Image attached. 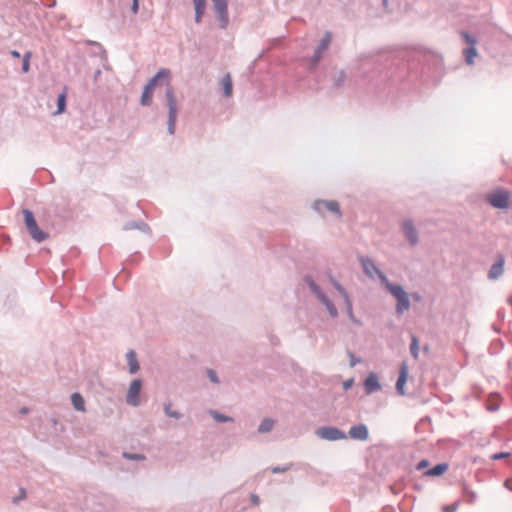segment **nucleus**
<instances>
[{"label": "nucleus", "instance_id": "obj_1", "mask_svg": "<svg viewBox=\"0 0 512 512\" xmlns=\"http://www.w3.org/2000/svg\"><path fill=\"white\" fill-rule=\"evenodd\" d=\"M161 80H165L166 82L165 97L168 107L167 130L170 135H174L178 116V107L174 89L170 85V71L166 68L159 69L146 85L154 89Z\"/></svg>", "mask_w": 512, "mask_h": 512}, {"label": "nucleus", "instance_id": "obj_2", "mask_svg": "<svg viewBox=\"0 0 512 512\" xmlns=\"http://www.w3.org/2000/svg\"><path fill=\"white\" fill-rule=\"evenodd\" d=\"M380 282L385 289L397 300L396 314L402 315L411 307L410 294L400 284L392 283L385 274H381Z\"/></svg>", "mask_w": 512, "mask_h": 512}, {"label": "nucleus", "instance_id": "obj_3", "mask_svg": "<svg viewBox=\"0 0 512 512\" xmlns=\"http://www.w3.org/2000/svg\"><path fill=\"white\" fill-rule=\"evenodd\" d=\"M459 34L462 40L468 44V47L464 48L462 53L465 57V62L468 65L474 64V58L478 55V51L475 47L477 44V39L475 36L471 35L469 32L465 30H460Z\"/></svg>", "mask_w": 512, "mask_h": 512}, {"label": "nucleus", "instance_id": "obj_4", "mask_svg": "<svg viewBox=\"0 0 512 512\" xmlns=\"http://www.w3.org/2000/svg\"><path fill=\"white\" fill-rule=\"evenodd\" d=\"M312 209L320 215L331 212L340 218L342 216L339 204L335 200H316L312 204Z\"/></svg>", "mask_w": 512, "mask_h": 512}, {"label": "nucleus", "instance_id": "obj_5", "mask_svg": "<svg viewBox=\"0 0 512 512\" xmlns=\"http://www.w3.org/2000/svg\"><path fill=\"white\" fill-rule=\"evenodd\" d=\"M315 434L324 440L327 441H338L347 439V434L334 426H321L316 431Z\"/></svg>", "mask_w": 512, "mask_h": 512}, {"label": "nucleus", "instance_id": "obj_6", "mask_svg": "<svg viewBox=\"0 0 512 512\" xmlns=\"http://www.w3.org/2000/svg\"><path fill=\"white\" fill-rule=\"evenodd\" d=\"M213 8L221 29H225L229 23L228 0H212Z\"/></svg>", "mask_w": 512, "mask_h": 512}, {"label": "nucleus", "instance_id": "obj_7", "mask_svg": "<svg viewBox=\"0 0 512 512\" xmlns=\"http://www.w3.org/2000/svg\"><path fill=\"white\" fill-rule=\"evenodd\" d=\"M332 40V34L330 32H326L321 39L320 43L317 45L313 56L310 58V68H314L317 66L319 61L322 58L323 53L329 48V45Z\"/></svg>", "mask_w": 512, "mask_h": 512}, {"label": "nucleus", "instance_id": "obj_8", "mask_svg": "<svg viewBox=\"0 0 512 512\" xmlns=\"http://www.w3.org/2000/svg\"><path fill=\"white\" fill-rule=\"evenodd\" d=\"M402 232L411 246L419 243L418 231L411 219H404L401 223Z\"/></svg>", "mask_w": 512, "mask_h": 512}, {"label": "nucleus", "instance_id": "obj_9", "mask_svg": "<svg viewBox=\"0 0 512 512\" xmlns=\"http://www.w3.org/2000/svg\"><path fill=\"white\" fill-rule=\"evenodd\" d=\"M142 388V381L140 379H134L128 388L126 395V402L133 406L137 407L140 404L139 394Z\"/></svg>", "mask_w": 512, "mask_h": 512}, {"label": "nucleus", "instance_id": "obj_10", "mask_svg": "<svg viewBox=\"0 0 512 512\" xmlns=\"http://www.w3.org/2000/svg\"><path fill=\"white\" fill-rule=\"evenodd\" d=\"M348 437L357 441H367L369 439L368 426L364 423L351 426L347 434V438Z\"/></svg>", "mask_w": 512, "mask_h": 512}, {"label": "nucleus", "instance_id": "obj_11", "mask_svg": "<svg viewBox=\"0 0 512 512\" xmlns=\"http://www.w3.org/2000/svg\"><path fill=\"white\" fill-rule=\"evenodd\" d=\"M510 194H487L486 201L495 208L506 209L509 207Z\"/></svg>", "mask_w": 512, "mask_h": 512}, {"label": "nucleus", "instance_id": "obj_12", "mask_svg": "<svg viewBox=\"0 0 512 512\" xmlns=\"http://www.w3.org/2000/svg\"><path fill=\"white\" fill-rule=\"evenodd\" d=\"M360 262L363 268L364 273L370 277L373 278V272L377 275V277L380 279L381 274H384L374 263V261L367 257V256H361Z\"/></svg>", "mask_w": 512, "mask_h": 512}, {"label": "nucleus", "instance_id": "obj_13", "mask_svg": "<svg viewBox=\"0 0 512 512\" xmlns=\"http://www.w3.org/2000/svg\"><path fill=\"white\" fill-rule=\"evenodd\" d=\"M505 258L498 254L495 263L490 267L488 278L491 280L498 279L504 272Z\"/></svg>", "mask_w": 512, "mask_h": 512}, {"label": "nucleus", "instance_id": "obj_14", "mask_svg": "<svg viewBox=\"0 0 512 512\" xmlns=\"http://www.w3.org/2000/svg\"><path fill=\"white\" fill-rule=\"evenodd\" d=\"M364 388L367 394H372L381 389V384L379 382L378 376L375 373H371L365 379Z\"/></svg>", "mask_w": 512, "mask_h": 512}, {"label": "nucleus", "instance_id": "obj_15", "mask_svg": "<svg viewBox=\"0 0 512 512\" xmlns=\"http://www.w3.org/2000/svg\"><path fill=\"white\" fill-rule=\"evenodd\" d=\"M407 376H408V368L405 363L401 365L400 373L396 382V391L399 395H404L405 391V385L407 382Z\"/></svg>", "mask_w": 512, "mask_h": 512}, {"label": "nucleus", "instance_id": "obj_16", "mask_svg": "<svg viewBox=\"0 0 512 512\" xmlns=\"http://www.w3.org/2000/svg\"><path fill=\"white\" fill-rule=\"evenodd\" d=\"M137 229L145 234H151L150 226L143 221H129L123 226V230L129 231Z\"/></svg>", "mask_w": 512, "mask_h": 512}, {"label": "nucleus", "instance_id": "obj_17", "mask_svg": "<svg viewBox=\"0 0 512 512\" xmlns=\"http://www.w3.org/2000/svg\"><path fill=\"white\" fill-rule=\"evenodd\" d=\"M27 231L29 232L32 239L38 243L45 241L49 237L48 233L41 230L37 223L28 227Z\"/></svg>", "mask_w": 512, "mask_h": 512}, {"label": "nucleus", "instance_id": "obj_18", "mask_svg": "<svg viewBox=\"0 0 512 512\" xmlns=\"http://www.w3.org/2000/svg\"><path fill=\"white\" fill-rule=\"evenodd\" d=\"M27 231L29 232L32 239L38 243L45 241L49 237L48 233L41 230L37 223L28 227Z\"/></svg>", "mask_w": 512, "mask_h": 512}, {"label": "nucleus", "instance_id": "obj_19", "mask_svg": "<svg viewBox=\"0 0 512 512\" xmlns=\"http://www.w3.org/2000/svg\"><path fill=\"white\" fill-rule=\"evenodd\" d=\"M27 231L29 232L32 239L38 243L45 241L49 237L48 233L41 230L37 223L28 227Z\"/></svg>", "mask_w": 512, "mask_h": 512}, {"label": "nucleus", "instance_id": "obj_20", "mask_svg": "<svg viewBox=\"0 0 512 512\" xmlns=\"http://www.w3.org/2000/svg\"><path fill=\"white\" fill-rule=\"evenodd\" d=\"M321 304L326 308L327 312L332 318H336L338 316V310L334 303L327 297L325 293L319 295L317 298Z\"/></svg>", "mask_w": 512, "mask_h": 512}, {"label": "nucleus", "instance_id": "obj_21", "mask_svg": "<svg viewBox=\"0 0 512 512\" xmlns=\"http://www.w3.org/2000/svg\"><path fill=\"white\" fill-rule=\"evenodd\" d=\"M126 360L129 366V373L136 374L140 369L136 352L134 350H129L126 353Z\"/></svg>", "mask_w": 512, "mask_h": 512}, {"label": "nucleus", "instance_id": "obj_22", "mask_svg": "<svg viewBox=\"0 0 512 512\" xmlns=\"http://www.w3.org/2000/svg\"><path fill=\"white\" fill-rule=\"evenodd\" d=\"M303 281L307 285V287L310 289V291L314 295H316L317 298L319 297V295L324 293L321 290L320 286L314 281L312 276H310V275L304 276Z\"/></svg>", "mask_w": 512, "mask_h": 512}, {"label": "nucleus", "instance_id": "obj_23", "mask_svg": "<svg viewBox=\"0 0 512 512\" xmlns=\"http://www.w3.org/2000/svg\"><path fill=\"white\" fill-rule=\"evenodd\" d=\"M195 8V22L200 23L206 8V0H193Z\"/></svg>", "mask_w": 512, "mask_h": 512}, {"label": "nucleus", "instance_id": "obj_24", "mask_svg": "<svg viewBox=\"0 0 512 512\" xmlns=\"http://www.w3.org/2000/svg\"><path fill=\"white\" fill-rule=\"evenodd\" d=\"M223 94L225 97H231L233 93L232 79L229 73L225 74L221 79Z\"/></svg>", "mask_w": 512, "mask_h": 512}, {"label": "nucleus", "instance_id": "obj_25", "mask_svg": "<svg viewBox=\"0 0 512 512\" xmlns=\"http://www.w3.org/2000/svg\"><path fill=\"white\" fill-rule=\"evenodd\" d=\"M448 470V462H442L435 465L433 468L427 470L424 474L426 476H440Z\"/></svg>", "mask_w": 512, "mask_h": 512}, {"label": "nucleus", "instance_id": "obj_26", "mask_svg": "<svg viewBox=\"0 0 512 512\" xmlns=\"http://www.w3.org/2000/svg\"><path fill=\"white\" fill-rule=\"evenodd\" d=\"M152 96H153V88L145 85L144 90L141 95V100H140L141 105L142 106H150L152 103Z\"/></svg>", "mask_w": 512, "mask_h": 512}, {"label": "nucleus", "instance_id": "obj_27", "mask_svg": "<svg viewBox=\"0 0 512 512\" xmlns=\"http://www.w3.org/2000/svg\"><path fill=\"white\" fill-rule=\"evenodd\" d=\"M71 401H72L73 407L77 411H81V412L85 411V402L80 393H77V392L73 393L71 395Z\"/></svg>", "mask_w": 512, "mask_h": 512}, {"label": "nucleus", "instance_id": "obj_28", "mask_svg": "<svg viewBox=\"0 0 512 512\" xmlns=\"http://www.w3.org/2000/svg\"><path fill=\"white\" fill-rule=\"evenodd\" d=\"M274 424L275 421L272 418H264L258 426V432L261 434L268 433L273 429Z\"/></svg>", "mask_w": 512, "mask_h": 512}, {"label": "nucleus", "instance_id": "obj_29", "mask_svg": "<svg viewBox=\"0 0 512 512\" xmlns=\"http://www.w3.org/2000/svg\"><path fill=\"white\" fill-rule=\"evenodd\" d=\"M209 414L218 423L233 422L234 419L230 416L224 415L216 410H210Z\"/></svg>", "mask_w": 512, "mask_h": 512}, {"label": "nucleus", "instance_id": "obj_30", "mask_svg": "<svg viewBox=\"0 0 512 512\" xmlns=\"http://www.w3.org/2000/svg\"><path fill=\"white\" fill-rule=\"evenodd\" d=\"M22 213L24 216V223H25L26 229L37 223L36 219L34 217V214L30 209H23Z\"/></svg>", "mask_w": 512, "mask_h": 512}, {"label": "nucleus", "instance_id": "obj_31", "mask_svg": "<svg viewBox=\"0 0 512 512\" xmlns=\"http://www.w3.org/2000/svg\"><path fill=\"white\" fill-rule=\"evenodd\" d=\"M65 107H66V92H62L58 95V99H57V110L55 112V114H61L65 111Z\"/></svg>", "mask_w": 512, "mask_h": 512}, {"label": "nucleus", "instance_id": "obj_32", "mask_svg": "<svg viewBox=\"0 0 512 512\" xmlns=\"http://www.w3.org/2000/svg\"><path fill=\"white\" fill-rule=\"evenodd\" d=\"M344 304H345L346 312H347L349 319L352 322L359 324V320H357L354 316L353 305H352V301H351L350 297L344 299Z\"/></svg>", "mask_w": 512, "mask_h": 512}, {"label": "nucleus", "instance_id": "obj_33", "mask_svg": "<svg viewBox=\"0 0 512 512\" xmlns=\"http://www.w3.org/2000/svg\"><path fill=\"white\" fill-rule=\"evenodd\" d=\"M410 354L414 359H417L419 355V341L418 338L414 335L411 338Z\"/></svg>", "mask_w": 512, "mask_h": 512}, {"label": "nucleus", "instance_id": "obj_34", "mask_svg": "<svg viewBox=\"0 0 512 512\" xmlns=\"http://www.w3.org/2000/svg\"><path fill=\"white\" fill-rule=\"evenodd\" d=\"M171 406H172L171 403L164 405L165 415L170 418L181 419L183 415L178 411L172 410Z\"/></svg>", "mask_w": 512, "mask_h": 512}, {"label": "nucleus", "instance_id": "obj_35", "mask_svg": "<svg viewBox=\"0 0 512 512\" xmlns=\"http://www.w3.org/2000/svg\"><path fill=\"white\" fill-rule=\"evenodd\" d=\"M331 283L333 287L339 292V294L342 296L343 300L346 298H349V294L346 291V289L337 281L336 279H331Z\"/></svg>", "mask_w": 512, "mask_h": 512}, {"label": "nucleus", "instance_id": "obj_36", "mask_svg": "<svg viewBox=\"0 0 512 512\" xmlns=\"http://www.w3.org/2000/svg\"><path fill=\"white\" fill-rule=\"evenodd\" d=\"M26 497H27L26 489L23 487H19L18 494L13 496L11 501L13 504L17 505V504H19L20 501L26 499Z\"/></svg>", "mask_w": 512, "mask_h": 512}, {"label": "nucleus", "instance_id": "obj_37", "mask_svg": "<svg viewBox=\"0 0 512 512\" xmlns=\"http://www.w3.org/2000/svg\"><path fill=\"white\" fill-rule=\"evenodd\" d=\"M345 79H346V74L344 73V71L337 72L334 77V87L340 88L343 85Z\"/></svg>", "mask_w": 512, "mask_h": 512}, {"label": "nucleus", "instance_id": "obj_38", "mask_svg": "<svg viewBox=\"0 0 512 512\" xmlns=\"http://www.w3.org/2000/svg\"><path fill=\"white\" fill-rule=\"evenodd\" d=\"M32 56V53L30 51L26 52L23 55V62H22V71L24 73L29 72L30 69V58Z\"/></svg>", "mask_w": 512, "mask_h": 512}, {"label": "nucleus", "instance_id": "obj_39", "mask_svg": "<svg viewBox=\"0 0 512 512\" xmlns=\"http://www.w3.org/2000/svg\"><path fill=\"white\" fill-rule=\"evenodd\" d=\"M123 457L128 460L141 461L145 459V456L137 453L124 452Z\"/></svg>", "mask_w": 512, "mask_h": 512}, {"label": "nucleus", "instance_id": "obj_40", "mask_svg": "<svg viewBox=\"0 0 512 512\" xmlns=\"http://www.w3.org/2000/svg\"><path fill=\"white\" fill-rule=\"evenodd\" d=\"M291 467H292V464H287L284 466H273V467H271V472L273 474L284 473V472L289 471L291 469Z\"/></svg>", "mask_w": 512, "mask_h": 512}, {"label": "nucleus", "instance_id": "obj_41", "mask_svg": "<svg viewBox=\"0 0 512 512\" xmlns=\"http://www.w3.org/2000/svg\"><path fill=\"white\" fill-rule=\"evenodd\" d=\"M206 374H207V377L209 378V380L212 383H214V384H219L220 383V380H219L218 375H217L215 370L207 369L206 370Z\"/></svg>", "mask_w": 512, "mask_h": 512}, {"label": "nucleus", "instance_id": "obj_42", "mask_svg": "<svg viewBox=\"0 0 512 512\" xmlns=\"http://www.w3.org/2000/svg\"><path fill=\"white\" fill-rule=\"evenodd\" d=\"M464 497L467 503L473 504L476 501L477 494L473 491H464Z\"/></svg>", "mask_w": 512, "mask_h": 512}, {"label": "nucleus", "instance_id": "obj_43", "mask_svg": "<svg viewBox=\"0 0 512 512\" xmlns=\"http://www.w3.org/2000/svg\"><path fill=\"white\" fill-rule=\"evenodd\" d=\"M510 456H511L510 452H499V453H495V454L491 455V459L492 460H502V459L509 458Z\"/></svg>", "mask_w": 512, "mask_h": 512}, {"label": "nucleus", "instance_id": "obj_44", "mask_svg": "<svg viewBox=\"0 0 512 512\" xmlns=\"http://www.w3.org/2000/svg\"><path fill=\"white\" fill-rule=\"evenodd\" d=\"M349 358H350V366L351 367H354L358 363L361 362V359L360 358H356L355 355L353 353H351V352H349Z\"/></svg>", "mask_w": 512, "mask_h": 512}, {"label": "nucleus", "instance_id": "obj_45", "mask_svg": "<svg viewBox=\"0 0 512 512\" xmlns=\"http://www.w3.org/2000/svg\"><path fill=\"white\" fill-rule=\"evenodd\" d=\"M354 384V379L353 378H350V379H347L343 382V389L345 391L349 390Z\"/></svg>", "mask_w": 512, "mask_h": 512}, {"label": "nucleus", "instance_id": "obj_46", "mask_svg": "<svg viewBox=\"0 0 512 512\" xmlns=\"http://www.w3.org/2000/svg\"><path fill=\"white\" fill-rule=\"evenodd\" d=\"M429 466V461L427 459H422L416 466L417 470H422Z\"/></svg>", "mask_w": 512, "mask_h": 512}, {"label": "nucleus", "instance_id": "obj_47", "mask_svg": "<svg viewBox=\"0 0 512 512\" xmlns=\"http://www.w3.org/2000/svg\"><path fill=\"white\" fill-rule=\"evenodd\" d=\"M250 499H251V502L254 504V505H258L259 502H260V498L259 496H257L256 494H251L250 495Z\"/></svg>", "mask_w": 512, "mask_h": 512}, {"label": "nucleus", "instance_id": "obj_48", "mask_svg": "<svg viewBox=\"0 0 512 512\" xmlns=\"http://www.w3.org/2000/svg\"><path fill=\"white\" fill-rule=\"evenodd\" d=\"M460 501L457 500L454 503L450 504V512H456L459 507Z\"/></svg>", "mask_w": 512, "mask_h": 512}, {"label": "nucleus", "instance_id": "obj_49", "mask_svg": "<svg viewBox=\"0 0 512 512\" xmlns=\"http://www.w3.org/2000/svg\"><path fill=\"white\" fill-rule=\"evenodd\" d=\"M138 7H139L138 0H134L133 3H132V11H133V13H137Z\"/></svg>", "mask_w": 512, "mask_h": 512}, {"label": "nucleus", "instance_id": "obj_50", "mask_svg": "<svg viewBox=\"0 0 512 512\" xmlns=\"http://www.w3.org/2000/svg\"><path fill=\"white\" fill-rule=\"evenodd\" d=\"M410 297H411L414 301H420V300H421V295H420L419 293H417V292L412 293V294L410 295Z\"/></svg>", "mask_w": 512, "mask_h": 512}, {"label": "nucleus", "instance_id": "obj_51", "mask_svg": "<svg viewBox=\"0 0 512 512\" xmlns=\"http://www.w3.org/2000/svg\"><path fill=\"white\" fill-rule=\"evenodd\" d=\"M11 56L14 57V58H20L21 57V54L17 51V50H12L10 52Z\"/></svg>", "mask_w": 512, "mask_h": 512}, {"label": "nucleus", "instance_id": "obj_52", "mask_svg": "<svg viewBox=\"0 0 512 512\" xmlns=\"http://www.w3.org/2000/svg\"><path fill=\"white\" fill-rule=\"evenodd\" d=\"M490 192L499 193V192H509V191L506 189H503V188H495V189L491 190Z\"/></svg>", "mask_w": 512, "mask_h": 512}, {"label": "nucleus", "instance_id": "obj_53", "mask_svg": "<svg viewBox=\"0 0 512 512\" xmlns=\"http://www.w3.org/2000/svg\"><path fill=\"white\" fill-rule=\"evenodd\" d=\"M441 509L442 512H448V504H444Z\"/></svg>", "mask_w": 512, "mask_h": 512}, {"label": "nucleus", "instance_id": "obj_54", "mask_svg": "<svg viewBox=\"0 0 512 512\" xmlns=\"http://www.w3.org/2000/svg\"><path fill=\"white\" fill-rule=\"evenodd\" d=\"M382 5L384 8L388 7V0H382Z\"/></svg>", "mask_w": 512, "mask_h": 512}, {"label": "nucleus", "instance_id": "obj_55", "mask_svg": "<svg viewBox=\"0 0 512 512\" xmlns=\"http://www.w3.org/2000/svg\"><path fill=\"white\" fill-rule=\"evenodd\" d=\"M20 412H21V413H23V414H26V413H28V408L23 407V408L20 410Z\"/></svg>", "mask_w": 512, "mask_h": 512}, {"label": "nucleus", "instance_id": "obj_56", "mask_svg": "<svg viewBox=\"0 0 512 512\" xmlns=\"http://www.w3.org/2000/svg\"><path fill=\"white\" fill-rule=\"evenodd\" d=\"M509 489L512 491V486H511V487H509Z\"/></svg>", "mask_w": 512, "mask_h": 512}]
</instances>
